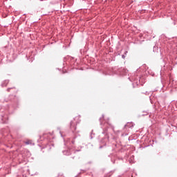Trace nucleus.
Returning a JSON list of instances; mask_svg holds the SVG:
<instances>
[{
  "label": "nucleus",
  "instance_id": "obj_1",
  "mask_svg": "<svg viewBox=\"0 0 177 177\" xmlns=\"http://www.w3.org/2000/svg\"><path fill=\"white\" fill-rule=\"evenodd\" d=\"M25 144L27 145L32 144V140H25Z\"/></svg>",
  "mask_w": 177,
  "mask_h": 177
}]
</instances>
